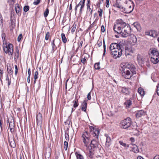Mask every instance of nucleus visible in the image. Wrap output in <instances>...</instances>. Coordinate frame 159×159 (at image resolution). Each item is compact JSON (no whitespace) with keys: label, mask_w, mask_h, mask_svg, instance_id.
I'll use <instances>...</instances> for the list:
<instances>
[{"label":"nucleus","mask_w":159,"mask_h":159,"mask_svg":"<svg viewBox=\"0 0 159 159\" xmlns=\"http://www.w3.org/2000/svg\"><path fill=\"white\" fill-rule=\"evenodd\" d=\"M121 68L122 76L126 79H129L136 74V68L130 63H125Z\"/></svg>","instance_id":"f257e3e1"},{"label":"nucleus","mask_w":159,"mask_h":159,"mask_svg":"<svg viewBox=\"0 0 159 159\" xmlns=\"http://www.w3.org/2000/svg\"><path fill=\"white\" fill-rule=\"evenodd\" d=\"M123 1L126 4L125 7L122 6L118 2L116 3L114 6L125 13H129L131 12L134 9V5L133 2L130 0H123Z\"/></svg>","instance_id":"f03ea898"},{"label":"nucleus","mask_w":159,"mask_h":159,"mask_svg":"<svg viewBox=\"0 0 159 159\" xmlns=\"http://www.w3.org/2000/svg\"><path fill=\"white\" fill-rule=\"evenodd\" d=\"M112 56L115 59L120 57L122 55V50L121 46L116 43H111L109 48Z\"/></svg>","instance_id":"7ed1b4c3"},{"label":"nucleus","mask_w":159,"mask_h":159,"mask_svg":"<svg viewBox=\"0 0 159 159\" xmlns=\"http://www.w3.org/2000/svg\"><path fill=\"white\" fill-rule=\"evenodd\" d=\"M129 25H127L126 23L124 22L122 20H117L116 22V24L113 27V30L116 33H120L121 29L125 28V26Z\"/></svg>","instance_id":"20e7f679"},{"label":"nucleus","mask_w":159,"mask_h":159,"mask_svg":"<svg viewBox=\"0 0 159 159\" xmlns=\"http://www.w3.org/2000/svg\"><path fill=\"white\" fill-rule=\"evenodd\" d=\"M120 124L121 127L124 129H127L129 127H132V121L129 117H127L122 120Z\"/></svg>","instance_id":"39448f33"},{"label":"nucleus","mask_w":159,"mask_h":159,"mask_svg":"<svg viewBox=\"0 0 159 159\" xmlns=\"http://www.w3.org/2000/svg\"><path fill=\"white\" fill-rule=\"evenodd\" d=\"M99 143L98 139H92L89 144V146H88V149H90L93 151H95L98 147Z\"/></svg>","instance_id":"423d86ee"},{"label":"nucleus","mask_w":159,"mask_h":159,"mask_svg":"<svg viewBox=\"0 0 159 159\" xmlns=\"http://www.w3.org/2000/svg\"><path fill=\"white\" fill-rule=\"evenodd\" d=\"M7 125H9V127L11 132L12 133L14 131L15 123L14 119L12 118L11 119H8L7 120Z\"/></svg>","instance_id":"0eeeda50"},{"label":"nucleus","mask_w":159,"mask_h":159,"mask_svg":"<svg viewBox=\"0 0 159 159\" xmlns=\"http://www.w3.org/2000/svg\"><path fill=\"white\" fill-rule=\"evenodd\" d=\"M124 29V31L121 34V36L123 37L126 38L130 35L131 29L129 25L125 26Z\"/></svg>","instance_id":"6e6552de"},{"label":"nucleus","mask_w":159,"mask_h":159,"mask_svg":"<svg viewBox=\"0 0 159 159\" xmlns=\"http://www.w3.org/2000/svg\"><path fill=\"white\" fill-rule=\"evenodd\" d=\"M37 126L41 128L42 125L43 117L42 114L40 113H38L36 115Z\"/></svg>","instance_id":"1a4fd4ad"},{"label":"nucleus","mask_w":159,"mask_h":159,"mask_svg":"<svg viewBox=\"0 0 159 159\" xmlns=\"http://www.w3.org/2000/svg\"><path fill=\"white\" fill-rule=\"evenodd\" d=\"M90 133L94 136H95L96 138L98 139V135L99 134V131L96 128H95L93 126H89Z\"/></svg>","instance_id":"9d476101"},{"label":"nucleus","mask_w":159,"mask_h":159,"mask_svg":"<svg viewBox=\"0 0 159 159\" xmlns=\"http://www.w3.org/2000/svg\"><path fill=\"white\" fill-rule=\"evenodd\" d=\"M45 151L44 155L45 158L46 159L47 158L49 159L51 156L52 152L51 149L50 147H48L46 148Z\"/></svg>","instance_id":"9b49d317"},{"label":"nucleus","mask_w":159,"mask_h":159,"mask_svg":"<svg viewBox=\"0 0 159 159\" xmlns=\"http://www.w3.org/2000/svg\"><path fill=\"white\" fill-rule=\"evenodd\" d=\"M151 57L150 60L152 63L156 64L159 61V56H150Z\"/></svg>","instance_id":"f8f14e48"},{"label":"nucleus","mask_w":159,"mask_h":159,"mask_svg":"<svg viewBox=\"0 0 159 159\" xmlns=\"http://www.w3.org/2000/svg\"><path fill=\"white\" fill-rule=\"evenodd\" d=\"M146 112L143 110H140L137 111L136 114V116L137 118L141 117L142 116H145Z\"/></svg>","instance_id":"ddd939ff"},{"label":"nucleus","mask_w":159,"mask_h":159,"mask_svg":"<svg viewBox=\"0 0 159 159\" xmlns=\"http://www.w3.org/2000/svg\"><path fill=\"white\" fill-rule=\"evenodd\" d=\"M87 100H84L81 103V107L82 111H83L84 112L86 111L87 106Z\"/></svg>","instance_id":"4468645a"},{"label":"nucleus","mask_w":159,"mask_h":159,"mask_svg":"<svg viewBox=\"0 0 159 159\" xmlns=\"http://www.w3.org/2000/svg\"><path fill=\"white\" fill-rule=\"evenodd\" d=\"M125 55H129L130 53L133 52V50H132L131 47H129L127 46H126L125 47Z\"/></svg>","instance_id":"2eb2a0df"},{"label":"nucleus","mask_w":159,"mask_h":159,"mask_svg":"<svg viewBox=\"0 0 159 159\" xmlns=\"http://www.w3.org/2000/svg\"><path fill=\"white\" fill-rule=\"evenodd\" d=\"M133 100V98H131L129 99H127L126 100L125 102L124 103V104L126 105V107H130V106L132 104V101Z\"/></svg>","instance_id":"dca6fc26"},{"label":"nucleus","mask_w":159,"mask_h":159,"mask_svg":"<svg viewBox=\"0 0 159 159\" xmlns=\"http://www.w3.org/2000/svg\"><path fill=\"white\" fill-rule=\"evenodd\" d=\"M7 47H8V55H12L13 52V45L12 44L9 43L7 45Z\"/></svg>","instance_id":"f3484780"},{"label":"nucleus","mask_w":159,"mask_h":159,"mask_svg":"<svg viewBox=\"0 0 159 159\" xmlns=\"http://www.w3.org/2000/svg\"><path fill=\"white\" fill-rule=\"evenodd\" d=\"M89 152L87 154L88 159L90 158L92 159L93 158V156L94 154V151H93V150L88 149Z\"/></svg>","instance_id":"a211bd4d"},{"label":"nucleus","mask_w":159,"mask_h":159,"mask_svg":"<svg viewBox=\"0 0 159 159\" xmlns=\"http://www.w3.org/2000/svg\"><path fill=\"white\" fill-rule=\"evenodd\" d=\"M129 89L126 87L122 88L121 91L125 95H129Z\"/></svg>","instance_id":"6ab92c4d"},{"label":"nucleus","mask_w":159,"mask_h":159,"mask_svg":"<svg viewBox=\"0 0 159 159\" xmlns=\"http://www.w3.org/2000/svg\"><path fill=\"white\" fill-rule=\"evenodd\" d=\"M83 137V141L84 144V145L86 147H88L89 144V141L86 139L85 137H86V134H84L82 135Z\"/></svg>","instance_id":"aec40b11"},{"label":"nucleus","mask_w":159,"mask_h":159,"mask_svg":"<svg viewBox=\"0 0 159 159\" xmlns=\"http://www.w3.org/2000/svg\"><path fill=\"white\" fill-rule=\"evenodd\" d=\"M8 141L11 147L13 148L16 147V143L13 139H10L9 136H8Z\"/></svg>","instance_id":"412c9836"},{"label":"nucleus","mask_w":159,"mask_h":159,"mask_svg":"<svg viewBox=\"0 0 159 159\" xmlns=\"http://www.w3.org/2000/svg\"><path fill=\"white\" fill-rule=\"evenodd\" d=\"M106 136L107 138L106 145L107 147H109L111 144V139L110 137L109 136H108L107 135H106Z\"/></svg>","instance_id":"4be33fe9"},{"label":"nucleus","mask_w":159,"mask_h":159,"mask_svg":"<svg viewBox=\"0 0 159 159\" xmlns=\"http://www.w3.org/2000/svg\"><path fill=\"white\" fill-rule=\"evenodd\" d=\"M90 5H86L87 9V13L89 16L92 15L93 9V8H90Z\"/></svg>","instance_id":"5701e85b"},{"label":"nucleus","mask_w":159,"mask_h":159,"mask_svg":"<svg viewBox=\"0 0 159 159\" xmlns=\"http://www.w3.org/2000/svg\"><path fill=\"white\" fill-rule=\"evenodd\" d=\"M55 39H54L51 42V45L52 47V52H54L57 49V47L56 46L54 43Z\"/></svg>","instance_id":"b1692460"},{"label":"nucleus","mask_w":159,"mask_h":159,"mask_svg":"<svg viewBox=\"0 0 159 159\" xmlns=\"http://www.w3.org/2000/svg\"><path fill=\"white\" fill-rule=\"evenodd\" d=\"M132 25L134 26L138 30H140V26L138 22H135Z\"/></svg>","instance_id":"393cba45"},{"label":"nucleus","mask_w":159,"mask_h":159,"mask_svg":"<svg viewBox=\"0 0 159 159\" xmlns=\"http://www.w3.org/2000/svg\"><path fill=\"white\" fill-rule=\"evenodd\" d=\"M138 92L141 96H143L145 94V92L143 89L141 87L138 89Z\"/></svg>","instance_id":"a878e982"},{"label":"nucleus","mask_w":159,"mask_h":159,"mask_svg":"<svg viewBox=\"0 0 159 159\" xmlns=\"http://www.w3.org/2000/svg\"><path fill=\"white\" fill-rule=\"evenodd\" d=\"M151 56H159V53L156 50L154 49L151 51Z\"/></svg>","instance_id":"bb28decb"},{"label":"nucleus","mask_w":159,"mask_h":159,"mask_svg":"<svg viewBox=\"0 0 159 159\" xmlns=\"http://www.w3.org/2000/svg\"><path fill=\"white\" fill-rule=\"evenodd\" d=\"M72 102L74 103L73 105V107H74L76 108L78 107L79 105L78 99H77L73 101Z\"/></svg>","instance_id":"cd10ccee"},{"label":"nucleus","mask_w":159,"mask_h":159,"mask_svg":"<svg viewBox=\"0 0 159 159\" xmlns=\"http://www.w3.org/2000/svg\"><path fill=\"white\" fill-rule=\"evenodd\" d=\"M61 37L63 42L64 43H66L67 41V39L64 34L62 33L61 34Z\"/></svg>","instance_id":"c85d7f7f"},{"label":"nucleus","mask_w":159,"mask_h":159,"mask_svg":"<svg viewBox=\"0 0 159 159\" xmlns=\"http://www.w3.org/2000/svg\"><path fill=\"white\" fill-rule=\"evenodd\" d=\"M133 151L136 153H138L139 152V150L138 147L136 145H134V146L133 148Z\"/></svg>","instance_id":"c756f323"},{"label":"nucleus","mask_w":159,"mask_h":159,"mask_svg":"<svg viewBox=\"0 0 159 159\" xmlns=\"http://www.w3.org/2000/svg\"><path fill=\"white\" fill-rule=\"evenodd\" d=\"M152 32L151 34L152 36L155 38L158 36V34L157 32L154 30H152Z\"/></svg>","instance_id":"7c9ffc66"},{"label":"nucleus","mask_w":159,"mask_h":159,"mask_svg":"<svg viewBox=\"0 0 159 159\" xmlns=\"http://www.w3.org/2000/svg\"><path fill=\"white\" fill-rule=\"evenodd\" d=\"M85 1V0H82V5L81 6L80 9V13H82V10L84 7Z\"/></svg>","instance_id":"2f4dec72"},{"label":"nucleus","mask_w":159,"mask_h":159,"mask_svg":"<svg viewBox=\"0 0 159 159\" xmlns=\"http://www.w3.org/2000/svg\"><path fill=\"white\" fill-rule=\"evenodd\" d=\"M119 143L120 145H122L125 147L128 148L129 147L128 145L126 144L125 143H124L122 141H119Z\"/></svg>","instance_id":"473e14b6"},{"label":"nucleus","mask_w":159,"mask_h":159,"mask_svg":"<svg viewBox=\"0 0 159 159\" xmlns=\"http://www.w3.org/2000/svg\"><path fill=\"white\" fill-rule=\"evenodd\" d=\"M7 70L8 73L11 75L13 74V72L11 66L7 67Z\"/></svg>","instance_id":"72a5a7b5"},{"label":"nucleus","mask_w":159,"mask_h":159,"mask_svg":"<svg viewBox=\"0 0 159 159\" xmlns=\"http://www.w3.org/2000/svg\"><path fill=\"white\" fill-rule=\"evenodd\" d=\"M75 155L77 158H79V159H84V157L82 155L78 153L77 152L75 153Z\"/></svg>","instance_id":"f704fd0d"},{"label":"nucleus","mask_w":159,"mask_h":159,"mask_svg":"<svg viewBox=\"0 0 159 159\" xmlns=\"http://www.w3.org/2000/svg\"><path fill=\"white\" fill-rule=\"evenodd\" d=\"M103 54L102 57H103L104 56L106 52V46L105 43V42L104 40V39L103 41Z\"/></svg>","instance_id":"c9c22d12"},{"label":"nucleus","mask_w":159,"mask_h":159,"mask_svg":"<svg viewBox=\"0 0 159 159\" xmlns=\"http://www.w3.org/2000/svg\"><path fill=\"white\" fill-rule=\"evenodd\" d=\"M48 13H49V9L48 8H47L46 9L45 11L44 12V13H43V15H44V16L45 17H47L48 16Z\"/></svg>","instance_id":"e433bc0d"},{"label":"nucleus","mask_w":159,"mask_h":159,"mask_svg":"<svg viewBox=\"0 0 159 159\" xmlns=\"http://www.w3.org/2000/svg\"><path fill=\"white\" fill-rule=\"evenodd\" d=\"M3 50L4 51V52L7 54L8 52V47H7V45H6L5 46H4L3 47Z\"/></svg>","instance_id":"4c0bfd02"},{"label":"nucleus","mask_w":159,"mask_h":159,"mask_svg":"<svg viewBox=\"0 0 159 159\" xmlns=\"http://www.w3.org/2000/svg\"><path fill=\"white\" fill-rule=\"evenodd\" d=\"M84 134H86V137H85V138L86 139L88 140L89 141L90 138L89 137L90 134L87 131L85 132Z\"/></svg>","instance_id":"58836bf2"},{"label":"nucleus","mask_w":159,"mask_h":159,"mask_svg":"<svg viewBox=\"0 0 159 159\" xmlns=\"http://www.w3.org/2000/svg\"><path fill=\"white\" fill-rule=\"evenodd\" d=\"M99 62L96 63L94 65L95 68L97 70H98L100 69Z\"/></svg>","instance_id":"ea45409f"},{"label":"nucleus","mask_w":159,"mask_h":159,"mask_svg":"<svg viewBox=\"0 0 159 159\" xmlns=\"http://www.w3.org/2000/svg\"><path fill=\"white\" fill-rule=\"evenodd\" d=\"M86 59L87 57H84L81 58V62L83 64H84L86 63Z\"/></svg>","instance_id":"a19ab883"},{"label":"nucleus","mask_w":159,"mask_h":159,"mask_svg":"<svg viewBox=\"0 0 159 159\" xmlns=\"http://www.w3.org/2000/svg\"><path fill=\"white\" fill-rule=\"evenodd\" d=\"M30 7L29 6H25L23 8L24 11L25 12H27L29 10Z\"/></svg>","instance_id":"79ce46f5"},{"label":"nucleus","mask_w":159,"mask_h":159,"mask_svg":"<svg viewBox=\"0 0 159 159\" xmlns=\"http://www.w3.org/2000/svg\"><path fill=\"white\" fill-rule=\"evenodd\" d=\"M38 71H35L34 73V80H37L38 77Z\"/></svg>","instance_id":"37998d69"},{"label":"nucleus","mask_w":159,"mask_h":159,"mask_svg":"<svg viewBox=\"0 0 159 159\" xmlns=\"http://www.w3.org/2000/svg\"><path fill=\"white\" fill-rule=\"evenodd\" d=\"M76 24H74L73 25V26H72V29H71V32L72 33H73L75 29H76Z\"/></svg>","instance_id":"c03bdc74"},{"label":"nucleus","mask_w":159,"mask_h":159,"mask_svg":"<svg viewBox=\"0 0 159 159\" xmlns=\"http://www.w3.org/2000/svg\"><path fill=\"white\" fill-rule=\"evenodd\" d=\"M15 10L16 13L18 15H20L21 13V9H15Z\"/></svg>","instance_id":"a18cd8bd"},{"label":"nucleus","mask_w":159,"mask_h":159,"mask_svg":"<svg viewBox=\"0 0 159 159\" xmlns=\"http://www.w3.org/2000/svg\"><path fill=\"white\" fill-rule=\"evenodd\" d=\"M64 148L65 150H66L68 146V143L67 142L65 141L64 142Z\"/></svg>","instance_id":"49530a36"},{"label":"nucleus","mask_w":159,"mask_h":159,"mask_svg":"<svg viewBox=\"0 0 159 159\" xmlns=\"http://www.w3.org/2000/svg\"><path fill=\"white\" fill-rule=\"evenodd\" d=\"M83 43V41L81 40L79 41V43H78V47L77 49H78L79 48H81L82 46V44Z\"/></svg>","instance_id":"de8ad7c7"},{"label":"nucleus","mask_w":159,"mask_h":159,"mask_svg":"<svg viewBox=\"0 0 159 159\" xmlns=\"http://www.w3.org/2000/svg\"><path fill=\"white\" fill-rule=\"evenodd\" d=\"M2 118H0V127L1 128V130H0V133H1V132L2 131Z\"/></svg>","instance_id":"09e8293b"},{"label":"nucleus","mask_w":159,"mask_h":159,"mask_svg":"<svg viewBox=\"0 0 159 159\" xmlns=\"http://www.w3.org/2000/svg\"><path fill=\"white\" fill-rule=\"evenodd\" d=\"M41 0H34L33 4L34 5H37L40 2Z\"/></svg>","instance_id":"8fccbe9b"},{"label":"nucleus","mask_w":159,"mask_h":159,"mask_svg":"<svg viewBox=\"0 0 159 159\" xmlns=\"http://www.w3.org/2000/svg\"><path fill=\"white\" fill-rule=\"evenodd\" d=\"M65 135L66 139L67 141H69V137L68 134L66 132Z\"/></svg>","instance_id":"3c124183"},{"label":"nucleus","mask_w":159,"mask_h":159,"mask_svg":"<svg viewBox=\"0 0 159 159\" xmlns=\"http://www.w3.org/2000/svg\"><path fill=\"white\" fill-rule=\"evenodd\" d=\"M22 34H20L18 36L17 38V41L18 42H20L22 38Z\"/></svg>","instance_id":"603ef678"},{"label":"nucleus","mask_w":159,"mask_h":159,"mask_svg":"<svg viewBox=\"0 0 159 159\" xmlns=\"http://www.w3.org/2000/svg\"><path fill=\"white\" fill-rule=\"evenodd\" d=\"M49 32H47L46 33V35L45 37V39L46 40H48L49 37Z\"/></svg>","instance_id":"864d4df0"},{"label":"nucleus","mask_w":159,"mask_h":159,"mask_svg":"<svg viewBox=\"0 0 159 159\" xmlns=\"http://www.w3.org/2000/svg\"><path fill=\"white\" fill-rule=\"evenodd\" d=\"M8 2L10 4L13 5L15 3V0H8Z\"/></svg>","instance_id":"5fc2aeb1"},{"label":"nucleus","mask_w":159,"mask_h":159,"mask_svg":"<svg viewBox=\"0 0 159 159\" xmlns=\"http://www.w3.org/2000/svg\"><path fill=\"white\" fill-rule=\"evenodd\" d=\"M98 13H99V16L101 17L102 16V10L101 9H99L98 11Z\"/></svg>","instance_id":"6e6d98bb"},{"label":"nucleus","mask_w":159,"mask_h":159,"mask_svg":"<svg viewBox=\"0 0 159 159\" xmlns=\"http://www.w3.org/2000/svg\"><path fill=\"white\" fill-rule=\"evenodd\" d=\"M87 98L88 100H90L91 98V93L90 92H89L88 95L87 96Z\"/></svg>","instance_id":"4d7b16f0"},{"label":"nucleus","mask_w":159,"mask_h":159,"mask_svg":"<svg viewBox=\"0 0 159 159\" xmlns=\"http://www.w3.org/2000/svg\"><path fill=\"white\" fill-rule=\"evenodd\" d=\"M106 6L107 7H108L109 6V0H106Z\"/></svg>","instance_id":"13d9d810"},{"label":"nucleus","mask_w":159,"mask_h":159,"mask_svg":"<svg viewBox=\"0 0 159 159\" xmlns=\"http://www.w3.org/2000/svg\"><path fill=\"white\" fill-rule=\"evenodd\" d=\"M15 74L16 75L18 72V68L17 66L16 65H15Z\"/></svg>","instance_id":"bf43d9fd"},{"label":"nucleus","mask_w":159,"mask_h":159,"mask_svg":"<svg viewBox=\"0 0 159 159\" xmlns=\"http://www.w3.org/2000/svg\"><path fill=\"white\" fill-rule=\"evenodd\" d=\"M152 30L150 31L149 32H146V35H148L150 36H152V35H151V34H152Z\"/></svg>","instance_id":"052dcab7"},{"label":"nucleus","mask_w":159,"mask_h":159,"mask_svg":"<svg viewBox=\"0 0 159 159\" xmlns=\"http://www.w3.org/2000/svg\"><path fill=\"white\" fill-rule=\"evenodd\" d=\"M156 91L157 93V94L159 96V84L157 86V89H156Z\"/></svg>","instance_id":"680f3d73"},{"label":"nucleus","mask_w":159,"mask_h":159,"mask_svg":"<svg viewBox=\"0 0 159 159\" xmlns=\"http://www.w3.org/2000/svg\"><path fill=\"white\" fill-rule=\"evenodd\" d=\"M101 31L102 32H104L105 31V27L103 25H102L101 26Z\"/></svg>","instance_id":"e2e57ef3"},{"label":"nucleus","mask_w":159,"mask_h":159,"mask_svg":"<svg viewBox=\"0 0 159 159\" xmlns=\"http://www.w3.org/2000/svg\"><path fill=\"white\" fill-rule=\"evenodd\" d=\"M15 9H20L21 8L20 7L19 4H16L15 5Z\"/></svg>","instance_id":"0e129e2a"},{"label":"nucleus","mask_w":159,"mask_h":159,"mask_svg":"<svg viewBox=\"0 0 159 159\" xmlns=\"http://www.w3.org/2000/svg\"><path fill=\"white\" fill-rule=\"evenodd\" d=\"M28 76H30L31 75V71L30 68H29L28 70Z\"/></svg>","instance_id":"69168bd1"},{"label":"nucleus","mask_w":159,"mask_h":159,"mask_svg":"<svg viewBox=\"0 0 159 159\" xmlns=\"http://www.w3.org/2000/svg\"><path fill=\"white\" fill-rule=\"evenodd\" d=\"M130 140L131 141V143H133L135 141V139H134V138L133 137H131L130 139Z\"/></svg>","instance_id":"338daca9"},{"label":"nucleus","mask_w":159,"mask_h":159,"mask_svg":"<svg viewBox=\"0 0 159 159\" xmlns=\"http://www.w3.org/2000/svg\"><path fill=\"white\" fill-rule=\"evenodd\" d=\"M153 159H159V155L156 156L153 158Z\"/></svg>","instance_id":"774afa93"}]
</instances>
